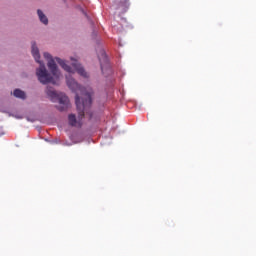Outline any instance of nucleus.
Segmentation results:
<instances>
[{"mask_svg":"<svg viewBox=\"0 0 256 256\" xmlns=\"http://www.w3.org/2000/svg\"><path fill=\"white\" fill-rule=\"evenodd\" d=\"M32 55L36 61V63H39L40 67L36 70V75L38 77V81L42 83V85H47V83H52V85H57V81H59V77L61 76V72H59V69L57 68V64L64 69L67 73L73 74L78 73L81 77H84V79L89 78V74L87 71H85V68L79 64V61L77 59L71 58V66L67 65L65 60H62L61 58H54L49 54L48 52L44 53V57L48 60V69L51 71L52 75L49 74L47 71V68H45V64L41 62L39 59H41V55L39 54V48H37V44L35 42L32 43ZM56 61V63H55Z\"/></svg>","mask_w":256,"mask_h":256,"instance_id":"f257e3e1","label":"nucleus"},{"mask_svg":"<svg viewBox=\"0 0 256 256\" xmlns=\"http://www.w3.org/2000/svg\"><path fill=\"white\" fill-rule=\"evenodd\" d=\"M66 83L71 89V91H74L76 93L75 96V103H76V109L78 111V118L83 119L86 115L89 114L90 117L92 116L91 112L89 111L91 109V105L93 103V88L91 87H83L75 81L72 77L66 76Z\"/></svg>","mask_w":256,"mask_h":256,"instance_id":"f03ea898","label":"nucleus"},{"mask_svg":"<svg viewBox=\"0 0 256 256\" xmlns=\"http://www.w3.org/2000/svg\"><path fill=\"white\" fill-rule=\"evenodd\" d=\"M46 95L50 97L51 101L58 100L59 105L56 106L58 111H67L69 107H71V102L69 101V97L65 94H57L55 89L51 86H47Z\"/></svg>","mask_w":256,"mask_h":256,"instance_id":"7ed1b4c3","label":"nucleus"},{"mask_svg":"<svg viewBox=\"0 0 256 256\" xmlns=\"http://www.w3.org/2000/svg\"><path fill=\"white\" fill-rule=\"evenodd\" d=\"M68 123L71 127H81V121H77L75 114H70L68 116Z\"/></svg>","mask_w":256,"mask_h":256,"instance_id":"20e7f679","label":"nucleus"},{"mask_svg":"<svg viewBox=\"0 0 256 256\" xmlns=\"http://www.w3.org/2000/svg\"><path fill=\"white\" fill-rule=\"evenodd\" d=\"M131 4L129 3V0H125L119 3L118 9L120 13H127V9H129V6Z\"/></svg>","mask_w":256,"mask_h":256,"instance_id":"39448f33","label":"nucleus"},{"mask_svg":"<svg viewBox=\"0 0 256 256\" xmlns=\"http://www.w3.org/2000/svg\"><path fill=\"white\" fill-rule=\"evenodd\" d=\"M37 14H38V17H39V20L41 21V23H43L44 25H48L49 19L47 18L45 13H43V11H41V10H37Z\"/></svg>","mask_w":256,"mask_h":256,"instance_id":"423d86ee","label":"nucleus"},{"mask_svg":"<svg viewBox=\"0 0 256 256\" xmlns=\"http://www.w3.org/2000/svg\"><path fill=\"white\" fill-rule=\"evenodd\" d=\"M13 95L18 99H27V94H25L21 89H15Z\"/></svg>","mask_w":256,"mask_h":256,"instance_id":"0eeeda50","label":"nucleus"},{"mask_svg":"<svg viewBox=\"0 0 256 256\" xmlns=\"http://www.w3.org/2000/svg\"><path fill=\"white\" fill-rule=\"evenodd\" d=\"M102 57L104 59V63H107V55H105V51L102 50Z\"/></svg>","mask_w":256,"mask_h":256,"instance_id":"6e6552de","label":"nucleus"},{"mask_svg":"<svg viewBox=\"0 0 256 256\" xmlns=\"http://www.w3.org/2000/svg\"><path fill=\"white\" fill-rule=\"evenodd\" d=\"M100 67L102 69V72H103V62L100 60Z\"/></svg>","mask_w":256,"mask_h":256,"instance_id":"1a4fd4ad","label":"nucleus"}]
</instances>
